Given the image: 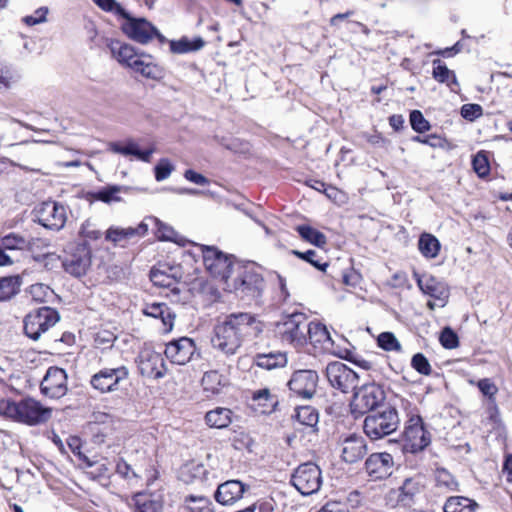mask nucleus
I'll return each mask as SVG.
<instances>
[{
	"mask_svg": "<svg viewBox=\"0 0 512 512\" xmlns=\"http://www.w3.org/2000/svg\"><path fill=\"white\" fill-rule=\"evenodd\" d=\"M262 332V323L250 313H233L214 329L213 348L227 356L234 355L246 338Z\"/></svg>",
	"mask_w": 512,
	"mask_h": 512,
	"instance_id": "f257e3e1",
	"label": "nucleus"
},
{
	"mask_svg": "<svg viewBox=\"0 0 512 512\" xmlns=\"http://www.w3.org/2000/svg\"><path fill=\"white\" fill-rule=\"evenodd\" d=\"M108 48L113 58L135 73L152 80H158L164 76L163 67L156 63L151 55L137 54L131 45L113 39L109 41Z\"/></svg>",
	"mask_w": 512,
	"mask_h": 512,
	"instance_id": "f03ea898",
	"label": "nucleus"
},
{
	"mask_svg": "<svg viewBox=\"0 0 512 512\" xmlns=\"http://www.w3.org/2000/svg\"><path fill=\"white\" fill-rule=\"evenodd\" d=\"M0 413L28 425H38L51 418L52 410L33 398H25L19 402L2 400Z\"/></svg>",
	"mask_w": 512,
	"mask_h": 512,
	"instance_id": "7ed1b4c3",
	"label": "nucleus"
},
{
	"mask_svg": "<svg viewBox=\"0 0 512 512\" xmlns=\"http://www.w3.org/2000/svg\"><path fill=\"white\" fill-rule=\"evenodd\" d=\"M265 288L264 278L253 268L239 265L224 290L235 292L242 299L258 302Z\"/></svg>",
	"mask_w": 512,
	"mask_h": 512,
	"instance_id": "20e7f679",
	"label": "nucleus"
},
{
	"mask_svg": "<svg viewBox=\"0 0 512 512\" xmlns=\"http://www.w3.org/2000/svg\"><path fill=\"white\" fill-rule=\"evenodd\" d=\"M400 418L396 408L384 406L368 414L364 419L363 430L371 440H379L396 432Z\"/></svg>",
	"mask_w": 512,
	"mask_h": 512,
	"instance_id": "39448f33",
	"label": "nucleus"
},
{
	"mask_svg": "<svg viewBox=\"0 0 512 512\" xmlns=\"http://www.w3.org/2000/svg\"><path fill=\"white\" fill-rule=\"evenodd\" d=\"M199 247L206 270L222 283L224 289L240 264L234 261L232 255L225 254L214 246L199 245Z\"/></svg>",
	"mask_w": 512,
	"mask_h": 512,
	"instance_id": "423d86ee",
	"label": "nucleus"
},
{
	"mask_svg": "<svg viewBox=\"0 0 512 512\" xmlns=\"http://www.w3.org/2000/svg\"><path fill=\"white\" fill-rule=\"evenodd\" d=\"M308 326L309 323L303 313H293L277 323L276 332L283 342L298 348L307 343Z\"/></svg>",
	"mask_w": 512,
	"mask_h": 512,
	"instance_id": "0eeeda50",
	"label": "nucleus"
},
{
	"mask_svg": "<svg viewBox=\"0 0 512 512\" xmlns=\"http://www.w3.org/2000/svg\"><path fill=\"white\" fill-rule=\"evenodd\" d=\"M386 396L383 388L376 384H365L355 389L351 401V411L354 414L363 415L367 412L379 410L378 407L384 402Z\"/></svg>",
	"mask_w": 512,
	"mask_h": 512,
	"instance_id": "6e6552de",
	"label": "nucleus"
},
{
	"mask_svg": "<svg viewBox=\"0 0 512 512\" xmlns=\"http://www.w3.org/2000/svg\"><path fill=\"white\" fill-rule=\"evenodd\" d=\"M423 492L422 478L420 476L406 478L397 489H391L385 495L386 505L391 508L411 507Z\"/></svg>",
	"mask_w": 512,
	"mask_h": 512,
	"instance_id": "1a4fd4ad",
	"label": "nucleus"
},
{
	"mask_svg": "<svg viewBox=\"0 0 512 512\" xmlns=\"http://www.w3.org/2000/svg\"><path fill=\"white\" fill-rule=\"evenodd\" d=\"M60 319L59 313L48 306L31 311L24 318V332L32 340H38L40 336L54 326Z\"/></svg>",
	"mask_w": 512,
	"mask_h": 512,
	"instance_id": "9d476101",
	"label": "nucleus"
},
{
	"mask_svg": "<svg viewBox=\"0 0 512 512\" xmlns=\"http://www.w3.org/2000/svg\"><path fill=\"white\" fill-rule=\"evenodd\" d=\"M291 483L304 496L318 492L322 485L319 466L313 462L299 465L291 476Z\"/></svg>",
	"mask_w": 512,
	"mask_h": 512,
	"instance_id": "9b49d317",
	"label": "nucleus"
},
{
	"mask_svg": "<svg viewBox=\"0 0 512 512\" xmlns=\"http://www.w3.org/2000/svg\"><path fill=\"white\" fill-rule=\"evenodd\" d=\"M91 248L86 243L72 244L62 260L64 270L74 277L85 275L91 266Z\"/></svg>",
	"mask_w": 512,
	"mask_h": 512,
	"instance_id": "f8f14e48",
	"label": "nucleus"
},
{
	"mask_svg": "<svg viewBox=\"0 0 512 512\" xmlns=\"http://www.w3.org/2000/svg\"><path fill=\"white\" fill-rule=\"evenodd\" d=\"M403 436V450L409 453L420 452L431 442V435L426 430L423 420L419 415L411 416L408 419Z\"/></svg>",
	"mask_w": 512,
	"mask_h": 512,
	"instance_id": "ddd939ff",
	"label": "nucleus"
},
{
	"mask_svg": "<svg viewBox=\"0 0 512 512\" xmlns=\"http://www.w3.org/2000/svg\"><path fill=\"white\" fill-rule=\"evenodd\" d=\"M121 17L125 20L121 25L122 31L130 39L140 44H147L154 37L158 38L161 42L165 41V37L145 18L132 17L128 12H126V16Z\"/></svg>",
	"mask_w": 512,
	"mask_h": 512,
	"instance_id": "4468645a",
	"label": "nucleus"
},
{
	"mask_svg": "<svg viewBox=\"0 0 512 512\" xmlns=\"http://www.w3.org/2000/svg\"><path fill=\"white\" fill-rule=\"evenodd\" d=\"M326 377L333 388L343 393L354 391L359 382V375L340 361H334L327 365Z\"/></svg>",
	"mask_w": 512,
	"mask_h": 512,
	"instance_id": "2eb2a0df",
	"label": "nucleus"
},
{
	"mask_svg": "<svg viewBox=\"0 0 512 512\" xmlns=\"http://www.w3.org/2000/svg\"><path fill=\"white\" fill-rule=\"evenodd\" d=\"M128 376L129 370L126 366L103 368L91 377L90 384L101 393L114 392L118 390L119 384L126 380Z\"/></svg>",
	"mask_w": 512,
	"mask_h": 512,
	"instance_id": "dca6fc26",
	"label": "nucleus"
},
{
	"mask_svg": "<svg viewBox=\"0 0 512 512\" xmlns=\"http://www.w3.org/2000/svg\"><path fill=\"white\" fill-rule=\"evenodd\" d=\"M36 221L43 227L59 231L67 219L66 208L53 201L43 202L35 210Z\"/></svg>",
	"mask_w": 512,
	"mask_h": 512,
	"instance_id": "f3484780",
	"label": "nucleus"
},
{
	"mask_svg": "<svg viewBox=\"0 0 512 512\" xmlns=\"http://www.w3.org/2000/svg\"><path fill=\"white\" fill-rule=\"evenodd\" d=\"M41 392L52 399H59L66 395L67 374L66 371L59 367H49L40 384Z\"/></svg>",
	"mask_w": 512,
	"mask_h": 512,
	"instance_id": "a211bd4d",
	"label": "nucleus"
},
{
	"mask_svg": "<svg viewBox=\"0 0 512 512\" xmlns=\"http://www.w3.org/2000/svg\"><path fill=\"white\" fill-rule=\"evenodd\" d=\"M317 383V372L304 369L297 370L292 374L288 382V387L295 395L304 399H310L316 392Z\"/></svg>",
	"mask_w": 512,
	"mask_h": 512,
	"instance_id": "6ab92c4d",
	"label": "nucleus"
},
{
	"mask_svg": "<svg viewBox=\"0 0 512 512\" xmlns=\"http://www.w3.org/2000/svg\"><path fill=\"white\" fill-rule=\"evenodd\" d=\"M165 362L161 353L144 348L138 355V368L142 376L159 379L165 375Z\"/></svg>",
	"mask_w": 512,
	"mask_h": 512,
	"instance_id": "aec40b11",
	"label": "nucleus"
},
{
	"mask_svg": "<svg viewBox=\"0 0 512 512\" xmlns=\"http://www.w3.org/2000/svg\"><path fill=\"white\" fill-rule=\"evenodd\" d=\"M394 460L387 452L372 453L365 461V470L372 480H382L393 472Z\"/></svg>",
	"mask_w": 512,
	"mask_h": 512,
	"instance_id": "412c9836",
	"label": "nucleus"
},
{
	"mask_svg": "<svg viewBox=\"0 0 512 512\" xmlns=\"http://www.w3.org/2000/svg\"><path fill=\"white\" fill-rule=\"evenodd\" d=\"M196 351L193 339L181 337L173 340L166 345L165 356L174 364H187Z\"/></svg>",
	"mask_w": 512,
	"mask_h": 512,
	"instance_id": "4be33fe9",
	"label": "nucleus"
},
{
	"mask_svg": "<svg viewBox=\"0 0 512 512\" xmlns=\"http://www.w3.org/2000/svg\"><path fill=\"white\" fill-rule=\"evenodd\" d=\"M249 488V485L240 480H227L218 485L214 493V498L223 506H231L242 499L244 493L248 491Z\"/></svg>",
	"mask_w": 512,
	"mask_h": 512,
	"instance_id": "5701e85b",
	"label": "nucleus"
},
{
	"mask_svg": "<svg viewBox=\"0 0 512 512\" xmlns=\"http://www.w3.org/2000/svg\"><path fill=\"white\" fill-rule=\"evenodd\" d=\"M341 458L344 462L354 464L367 454V443L364 437L351 434L345 437L341 443Z\"/></svg>",
	"mask_w": 512,
	"mask_h": 512,
	"instance_id": "b1692460",
	"label": "nucleus"
},
{
	"mask_svg": "<svg viewBox=\"0 0 512 512\" xmlns=\"http://www.w3.org/2000/svg\"><path fill=\"white\" fill-rule=\"evenodd\" d=\"M320 352H331L334 341L327 327L320 322H310L307 330V341Z\"/></svg>",
	"mask_w": 512,
	"mask_h": 512,
	"instance_id": "393cba45",
	"label": "nucleus"
},
{
	"mask_svg": "<svg viewBox=\"0 0 512 512\" xmlns=\"http://www.w3.org/2000/svg\"><path fill=\"white\" fill-rule=\"evenodd\" d=\"M142 312L146 316L160 319L165 332H170L173 329L176 313L166 303H147Z\"/></svg>",
	"mask_w": 512,
	"mask_h": 512,
	"instance_id": "a878e982",
	"label": "nucleus"
},
{
	"mask_svg": "<svg viewBox=\"0 0 512 512\" xmlns=\"http://www.w3.org/2000/svg\"><path fill=\"white\" fill-rule=\"evenodd\" d=\"M417 285L419 289L424 293L433 297L437 300H442L445 304V298L447 297V291L443 285L437 281V279L431 275L420 276L418 273H414Z\"/></svg>",
	"mask_w": 512,
	"mask_h": 512,
	"instance_id": "bb28decb",
	"label": "nucleus"
},
{
	"mask_svg": "<svg viewBox=\"0 0 512 512\" xmlns=\"http://www.w3.org/2000/svg\"><path fill=\"white\" fill-rule=\"evenodd\" d=\"M109 150L113 153L121 154L124 156H135L138 160L147 163L151 161V156L154 153L153 147L142 151L140 150L139 145L132 140L127 141L125 145L117 142H111L109 144Z\"/></svg>",
	"mask_w": 512,
	"mask_h": 512,
	"instance_id": "cd10ccee",
	"label": "nucleus"
},
{
	"mask_svg": "<svg viewBox=\"0 0 512 512\" xmlns=\"http://www.w3.org/2000/svg\"><path fill=\"white\" fill-rule=\"evenodd\" d=\"M278 401L268 388L257 390L252 396V408L261 414H270L275 410Z\"/></svg>",
	"mask_w": 512,
	"mask_h": 512,
	"instance_id": "c85d7f7f",
	"label": "nucleus"
},
{
	"mask_svg": "<svg viewBox=\"0 0 512 512\" xmlns=\"http://www.w3.org/2000/svg\"><path fill=\"white\" fill-rule=\"evenodd\" d=\"M254 364L266 370L284 367L287 364V357L282 352L259 353L254 356Z\"/></svg>",
	"mask_w": 512,
	"mask_h": 512,
	"instance_id": "c756f323",
	"label": "nucleus"
},
{
	"mask_svg": "<svg viewBox=\"0 0 512 512\" xmlns=\"http://www.w3.org/2000/svg\"><path fill=\"white\" fill-rule=\"evenodd\" d=\"M433 70L432 76L439 83H445L454 91V86H458V81L455 73L450 70L445 63L440 59H435L432 62Z\"/></svg>",
	"mask_w": 512,
	"mask_h": 512,
	"instance_id": "7c9ffc66",
	"label": "nucleus"
},
{
	"mask_svg": "<svg viewBox=\"0 0 512 512\" xmlns=\"http://www.w3.org/2000/svg\"><path fill=\"white\" fill-rule=\"evenodd\" d=\"M479 505L476 501L463 497L451 496L449 497L443 507L444 512H475Z\"/></svg>",
	"mask_w": 512,
	"mask_h": 512,
	"instance_id": "2f4dec72",
	"label": "nucleus"
},
{
	"mask_svg": "<svg viewBox=\"0 0 512 512\" xmlns=\"http://www.w3.org/2000/svg\"><path fill=\"white\" fill-rule=\"evenodd\" d=\"M232 414L228 408L217 407L206 413L205 420L210 427L222 429L231 424Z\"/></svg>",
	"mask_w": 512,
	"mask_h": 512,
	"instance_id": "473e14b6",
	"label": "nucleus"
},
{
	"mask_svg": "<svg viewBox=\"0 0 512 512\" xmlns=\"http://www.w3.org/2000/svg\"><path fill=\"white\" fill-rule=\"evenodd\" d=\"M201 383L204 391L216 395L227 385V379L218 371L211 370L204 373Z\"/></svg>",
	"mask_w": 512,
	"mask_h": 512,
	"instance_id": "72a5a7b5",
	"label": "nucleus"
},
{
	"mask_svg": "<svg viewBox=\"0 0 512 512\" xmlns=\"http://www.w3.org/2000/svg\"><path fill=\"white\" fill-rule=\"evenodd\" d=\"M22 285L19 275L7 276L0 279V300L7 301L14 297Z\"/></svg>",
	"mask_w": 512,
	"mask_h": 512,
	"instance_id": "f704fd0d",
	"label": "nucleus"
},
{
	"mask_svg": "<svg viewBox=\"0 0 512 512\" xmlns=\"http://www.w3.org/2000/svg\"><path fill=\"white\" fill-rule=\"evenodd\" d=\"M134 512H162L160 501L150 495L138 493L133 497Z\"/></svg>",
	"mask_w": 512,
	"mask_h": 512,
	"instance_id": "c9c22d12",
	"label": "nucleus"
},
{
	"mask_svg": "<svg viewBox=\"0 0 512 512\" xmlns=\"http://www.w3.org/2000/svg\"><path fill=\"white\" fill-rule=\"evenodd\" d=\"M184 509L188 512H214L213 503L208 497L196 495L185 497Z\"/></svg>",
	"mask_w": 512,
	"mask_h": 512,
	"instance_id": "e433bc0d",
	"label": "nucleus"
},
{
	"mask_svg": "<svg viewBox=\"0 0 512 512\" xmlns=\"http://www.w3.org/2000/svg\"><path fill=\"white\" fill-rule=\"evenodd\" d=\"M296 231L304 241L317 247H324L327 243L326 236L309 225H298Z\"/></svg>",
	"mask_w": 512,
	"mask_h": 512,
	"instance_id": "4c0bfd02",
	"label": "nucleus"
},
{
	"mask_svg": "<svg viewBox=\"0 0 512 512\" xmlns=\"http://www.w3.org/2000/svg\"><path fill=\"white\" fill-rule=\"evenodd\" d=\"M418 246L420 252L426 258H435L440 250V242L438 239L428 233H424L420 236Z\"/></svg>",
	"mask_w": 512,
	"mask_h": 512,
	"instance_id": "58836bf2",
	"label": "nucleus"
},
{
	"mask_svg": "<svg viewBox=\"0 0 512 512\" xmlns=\"http://www.w3.org/2000/svg\"><path fill=\"white\" fill-rule=\"evenodd\" d=\"M19 78L20 75L11 65L0 60V92L12 88Z\"/></svg>",
	"mask_w": 512,
	"mask_h": 512,
	"instance_id": "ea45409f",
	"label": "nucleus"
},
{
	"mask_svg": "<svg viewBox=\"0 0 512 512\" xmlns=\"http://www.w3.org/2000/svg\"><path fill=\"white\" fill-rule=\"evenodd\" d=\"M204 45L205 42L201 37H197L193 41H190L184 37L178 41H171L170 49L173 53L184 54L191 51L200 50Z\"/></svg>",
	"mask_w": 512,
	"mask_h": 512,
	"instance_id": "a19ab883",
	"label": "nucleus"
},
{
	"mask_svg": "<svg viewBox=\"0 0 512 512\" xmlns=\"http://www.w3.org/2000/svg\"><path fill=\"white\" fill-rule=\"evenodd\" d=\"M296 420L304 426L315 428L319 421V415L315 408L311 406H301L296 409Z\"/></svg>",
	"mask_w": 512,
	"mask_h": 512,
	"instance_id": "79ce46f5",
	"label": "nucleus"
},
{
	"mask_svg": "<svg viewBox=\"0 0 512 512\" xmlns=\"http://www.w3.org/2000/svg\"><path fill=\"white\" fill-rule=\"evenodd\" d=\"M0 246L8 251L25 250L31 248V242L18 234L10 233L0 239Z\"/></svg>",
	"mask_w": 512,
	"mask_h": 512,
	"instance_id": "37998d69",
	"label": "nucleus"
},
{
	"mask_svg": "<svg viewBox=\"0 0 512 512\" xmlns=\"http://www.w3.org/2000/svg\"><path fill=\"white\" fill-rule=\"evenodd\" d=\"M157 225L156 236L160 241H171L179 245H185V239L176 232L171 226L155 220Z\"/></svg>",
	"mask_w": 512,
	"mask_h": 512,
	"instance_id": "c03bdc74",
	"label": "nucleus"
},
{
	"mask_svg": "<svg viewBox=\"0 0 512 512\" xmlns=\"http://www.w3.org/2000/svg\"><path fill=\"white\" fill-rule=\"evenodd\" d=\"M472 166L475 173L480 177L484 178L490 173V164L485 151H479L472 160Z\"/></svg>",
	"mask_w": 512,
	"mask_h": 512,
	"instance_id": "a18cd8bd",
	"label": "nucleus"
},
{
	"mask_svg": "<svg viewBox=\"0 0 512 512\" xmlns=\"http://www.w3.org/2000/svg\"><path fill=\"white\" fill-rule=\"evenodd\" d=\"M435 480L438 487H443L448 491L457 490V481L454 476L444 468L436 470Z\"/></svg>",
	"mask_w": 512,
	"mask_h": 512,
	"instance_id": "49530a36",
	"label": "nucleus"
},
{
	"mask_svg": "<svg viewBox=\"0 0 512 512\" xmlns=\"http://www.w3.org/2000/svg\"><path fill=\"white\" fill-rule=\"evenodd\" d=\"M377 343L385 351H402L400 342L392 332L381 333L377 338Z\"/></svg>",
	"mask_w": 512,
	"mask_h": 512,
	"instance_id": "de8ad7c7",
	"label": "nucleus"
},
{
	"mask_svg": "<svg viewBox=\"0 0 512 512\" xmlns=\"http://www.w3.org/2000/svg\"><path fill=\"white\" fill-rule=\"evenodd\" d=\"M291 254L310 263L313 267L320 271H325L326 268L328 267L327 262H321L315 250H307L306 252H301L299 250H291Z\"/></svg>",
	"mask_w": 512,
	"mask_h": 512,
	"instance_id": "09e8293b",
	"label": "nucleus"
},
{
	"mask_svg": "<svg viewBox=\"0 0 512 512\" xmlns=\"http://www.w3.org/2000/svg\"><path fill=\"white\" fill-rule=\"evenodd\" d=\"M29 293L36 302H47L53 297V290L46 284L36 283L30 286Z\"/></svg>",
	"mask_w": 512,
	"mask_h": 512,
	"instance_id": "8fccbe9b",
	"label": "nucleus"
},
{
	"mask_svg": "<svg viewBox=\"0 0 512 512\" xmlns=\"http://www.w3.org/2000/svg\"><path fill=\"white\" fill-rule=\"evenodd\" d=\"M133 238L132 227L120 228L111 227L106 232V240L111 241L115 244L121 243L122 241Z\"/></svg>",
	"mask_w": 512,
	"mask_h": 512,
	"instance_id": "3c124183",
	"label": "nucleus"
},
{
	"mask_svg": "<svg viewBox=\"0 0 512 512\" xmlns=\"http://www.w3.org/2000/svg\"><path fill=\"white\" fill-rule=\"evenodd\" d=\"M477 387L479 388L480 392L488 397L489 401L493 403L494 409L496 410V403H495V396L498 392V387L495 385V383L489 379V378H483L480 379L477 382Z\"/></svg>",
	"mask_w": 512,
	"mask_h": 512,
	"instance_id": "603ef678",
	"label": "nucleus"
},
{
	"mask_svg": "<svg viewBox=\"0 0 512 512\" xmlns=\"http://www.w3.org/2000/svg\"><path fill=\"white\" fill-rule=\"evenodd\" d=\"M411 366L419 374L429 376L432 373V367L427 357L422 353H416L411 359Z\"/></svg>",
	"mask_w": 512,
	"mask_h": 512,
	"instance_id": "864d4df0",
	"label": "nucleus"
},
{
	"mask_svg": "<svg viewBox=\"0 0 512 512\" xmlns=\"http://www.w3.org/2000/svg\"><path fill=\"white\" fill-rule=\"evenodd\" d=\"M410 124L412 129L418 133H424L429 131L431 128L430 123L424 118L422 112L419 110L411 111Z\"/></svg>",
	"mask_w": 512,
	"mask_h": 512,
	"instance_id": "5fc2aeb1",
	"label": "nucleus"
},
{
	"mask_svg": "<svg viewBox=\"0 0 512 512\" xmlns=\"http://www.w3.org/2000/svg\"><path fill=\"white\" fill-rule=\"evenodd\" d=\"M121 187L120 186H108L106 188H103L99 190L95 194V198L97 200H100L105 203H111L114 201H119L120 197L118 196V193L120 192Z\"/></svg>",
	"mask_w": 512,
	"mask_h": 512,
	"instance_id": "6e6d98bb",
	"label": "nucleus"
},
{
	"mask_svg": "<svg viewBox=\"0 0 512 512\" xmlns=\"http://www.w3.org/2000/svg\"><path fill=\"white\" fill-rule=\"evenodd\" d=\"M439 341L441 345L446 349H454L459 345V338L450 327H445L441 331Z\"/></svg>",
	"mask_w": 512,
	"mask_h": 512,
	"instance_id": "4d7b16f0",
	"label": "nucleus"
},
{
	"mask_svg": "<svg viewBox=\"0 0 512 512\" xmlns=\"http://www.w3.org/2000/svg\"><path fill=\"white\" fill-rule=\"evenodd\" d=\"M79 234L84 239L97 240L101 237L102 232L97 229L96 224L91 219H87L83 222Z\"/></svg>",
	"mask_w": 512,
	"mask_h": 512,
	"instance_id": "13d9d810",
	"label": "nucleus"
},
{
	"mask_svg": "<svg viewBox=\"0 0 512 512\" xmlns=\"http://www.w3.org/2000/svg\"><path fill=\"white\" fill-rule=\"evenodd\" d=\"M48 7L42 6L34 11L32 15H27L22 18L23 23L28 26L45 23L47 21Z\"/></svg>",
	"mask_w": 512,
	"mask_h": 512,
	"instance_id": "bf43d9fd",
	"label": "nucleus"
},
{
	"mask_svg": "<svg viewBox=\"0 0 512 512\" xmlns=\"http://www.w3.org/2000/svg\"><path fill=\"white\" fill-rule=\"evenodd\" d=\"M155 179L157 181H163L167 179L171 172L173 171V166L169 162L168 159H161L159 163L155 166Z\"/></svg>",
	"mask_w": 512,
	"mask_h": 512,
	"instance_id": "052dcab7",
	"label": "nucleus"
},
{
	"mask_svg": "<svg viewBox=\"0 0 512 512\" xmlns=\"http://www.w3.org/2000/svg\"><path fill=\"white\" fill-rule=\"evenodd\" d=\"M100 8L105 11L113 12L118 16H126V10L115 0H93Z\"/></svg>",
	"mask_w": 512,
	"mask_h": 512,
	"instance_id": "680f3d73",
	"label": "nucleus"
},
{
	"mask_svg": "<svg viewBox=\"0 0 512 512\" xmlns=\"http://www.w3.org/2000/svg\"><path fill=\"white\" fill-rule=\"evenodd\" d=\"M150 279L155 285L160 287H170L174 283V279L172 277L158 269L151 270Z\"/></svg>",
	"mask_w": 512,
	"mask_h": 512,
	"instance_id": "e2e57ef3",
	"label": "nucleus"
},
{
	"mask_svg": "<svg viewBox=\"0 0 512 512\" xmlns=\"http://www.w3.org/2000/svg\"><path fill=\"white\" fill-rule=\"evenodd\" d=\"M482 112V107L479 104H464L461 108L462 117L469 121L480 117Z\"/></svg>",
	"mask_w": 512,
	"mask_h": 512,
	"instance_id": "0e129e2a",
	"label": "nucleus"
},
{
	"mask_svg": "<svg viewBox=\"0 0 512 512\" xmlns=\"http://www.w3.org/2000/svg\"><path fill=\"white\" fill-rule=\"evenodd\" d=\"M318 512H350V505L345 501H328Z\"/></svg>",
	"mask_w": 512,
	"mask_h": 512,
	"instance_id": "69168bd1",
	"label": "nucleus"
},
{
	"mask_svg": "<svg viewBox=\"0 0 512 512\" xmlns=\"http://www.w3.org/2000/svg\"><path fill=\"white\" fill-rule=\"evenodd\" d=\"M184 177L186 180L201 186L208 185L210 183L208 178L192 169L186 170Z\"/></svg>",
	"mask_w": 512,
	"mask_h": 512,
	"instance_id": "338daca9",
	"label": "nucleus"
},
{
	"mask_svg": "<svg viewBox=\"0 0 512 512\" xmlns=\"http://www.w3.org/2000/svg\"><path fill=\"white\" fill-rule=\"evenodd\" d=\"M414 142H419L425 145H429L431 147H441L442 146V138L437 135H428L425 137L414 136L412 138Z\"/></svg>",
	"mask_w": 512,
	"mask_h": 512,
	"instance_id": "774afa93",
	"label": "nucleus"
}]
</instances>
